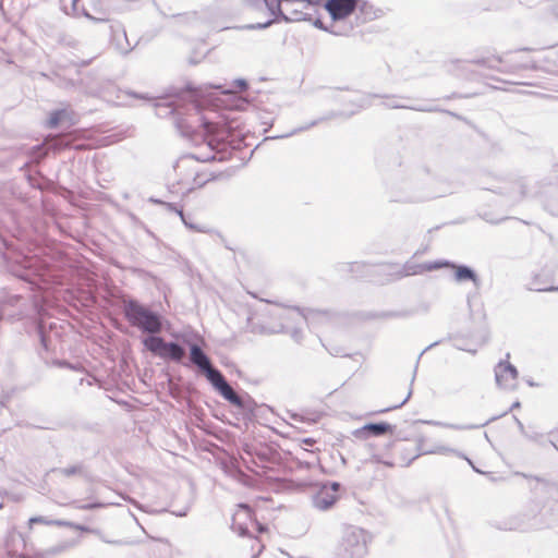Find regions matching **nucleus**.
Wrapping results in <instances>:
<instances>
[{
    "label": "nucleus",
    "instance_id": "1",
    "mask_svg": "<svg viewBox=\"0 0 558 558\" xmlns=\"http://www.w3.org/2000/svg\"><path fill=\"white\" fill-rule=\"evenodd\" d=\"M324 9L331 17L330 26L327 29L337 36L350 35L352 25L347 24L345 20L356 12L361 15L362 23L376 17L374 7L365 0H326Z\"/></svg>",
    "mask_w": 558,
    "mask_h": 558
},
{
    "label": "nucleus",
    "instance_id": "2",
    "mask_svg": "<svg viewBox=\"0 0 558 558\" xmlns=\"http://www.w3.org/2000/svg\"><path fill=\"white\" fill-rule=\"evenodd\" d=\"M121 312L129 325L142 333H160L171 328L170 322L159 311L133 298L123 303Z\"/></svg>",
    "mask_w": 558,
    "mask_h": 558
},
{
    "label": "nucleus",
    "instance_id": "3",
    "mask_svg": "<svg viewBox=\"0 0 558 558\" xmlns=\"http://www.w3.org/2000/svg\"><path fill=\"white\" fill-rule=\"evenodd\" d=\"M371 535L364 529L349 526L345 529L340 545L341 558H364Z\"/></svg>",
    "mask_w": 558,
    "mask_h": 558
},
{
    "label": "nucleus",
    "instance_id": "4",
    "mask_svg": "<svg viewBox=\"0 0 558 558\" xmlns=\"http://www.w3.org/2000/svg\"><path fill=\"white\" fill-rule=\"evenodd\" d=\"M396 182L391 183L390 201L392 202H423L436 197L444 196L447 192L440 193H415L410 191L411 182L407 177H396Z\"/></svg>",
    "mask_w": 558,
    "mask_h": 558
},
{
    "label": "nucleus",
    "instance_id": "5",
    "mask_svg": "<svg viewBox=\"0 0 558 558\" xmlns=\"http://www.w3.org/2000/svg\"><path fill=\"white\" fill-rule=\"evenodd\" d=\"M439 269L448 268L453 270L454 282L461 284L464 282H472L476 290L482 287V280L477 271L466 264L456 263L450 259H438Z\"/></svg>",
    "mask_w": 558,
    "mask_h": 558
},
{
    "label": "nucleus",
    "instance_id": "6",
    "mask_svg": "<svg viewBox=\"0 0 558 558\" xmlns=\"http://www.w3.org/2000/svg\"><path fill=\"white\" fill-rule=\"evenodd\" d=\"M342 485L339 482H326L313 496V505L322 511L330 510L340 498Z\"/></svg>",
    "mask_w": 558,
    "mask_h": 558
},
{
    "label": "nucleus",
    "instance_id": "7",
    "mask_svg": "<svg viewBox=\"0 0 558 558\" xmlns=\"http://www.w3.org/2000/svg\"><path fill=\"white\" fill-rule=\"evenodd\" d=\"M397 426L386 421L367 422L362 427L352 432L357 439H368L371 437H379L384 435H395Z\"/></svg>",
    "mask_w": 558,
    "mask_h": 558
},
{
    "label": "nucleus",
    "instance_id": "8",
    "mask_svg": "<svg viewBox=\"0 0 558 558\" xmlns=\"http://www.w3.org/2000/svg\"><path fill=\"white\" fill-rule=\"evenodd\" d=\"M497 61L499 63H509V68L504 69L505 71H519L536 68V62L531 58L530 51L527 49L508 52L505 56V59L497 58Z\"/></svg>",
    "mask_w": 558,
    "mask_h": 558
},
{
    "label": "nucleus",
    "instance_id": "9",
    "mask_svg": "<svg viewBox=\"0 0 558 558\" xmlns=\"http://www.w3.org/2000/svg\"><path fill=\"white\" fill-rule=\"evenodd\" d=\"M204 375L213 390L217 392L221 398L225 400L227 398H232L233 389L219 368L211 366L204 373Z\"/></svg>",
    "mask_w": 558,
    "mask_h": 558
},
{
    "label": "nucleus",
    "instance_id": "10",
    "mask_svg": "<svg viewBox=\"0 0 558 558\" xmlns=\"http://www.w3.org/2000/svg\"><path fill=\"white\" fill-rule=\"evenodd\" d=\"M507 359L510 357V354L507 353ZM495 381L498 387L505 388V389H512L514 387L513 384L508 385L506 381V377H509L511 380H517L519 377V371L518 368L511 364L508 360H500L497 365L495 366Z\"/></svg>",
    "mask_w": 558,
    "mask_h": 558
},
{
    "label": "nucleus",
    "instance_id": "11",
    "mask_svg": "<svg viewBox=\"0 0 558 558\" xmlns=\"http://www.w3.org/2000/svg\"><path fill=\"white\" fill-rule=\"evenodd\" d=\"M77 122L76 114L70 105L49 112L46 125L56 129L62 125L72 126Z\"/></svg>",
    "mask_w": 558,
    "mask_h": 558
},
{
    "label": "nucleus",
    "instance_id": "12",
    "mask_svg": "<svg viewBox=\"0 0 558 558\" xmlns=\"http://www.w3.org/2000/svg\"><path fill=\"white\" fill-rule=\"evenodd\" d=\"M226 401L238 408L244 418L253 420L256 416L257 403L246 391L242 390L240 393L232 391V398H227Z\"/></svg>",
    "mask_w": 558,
    "mask_h": 558
},
{
    "label": "nucleus",
    "instance_id": "13",
    "mask_svg": "<svg viewBox=\"0 0 558 558\" xmlns=\"http://www.w3.org/2000/svg\"><path fill=\"white\" fill-rule=\"evenodd\" d=\"M219 177H208L206 180H201L202 177H186L189 179L186 182L183 180H180L178 182L168 183L169 191L171 193L181 194L182 196H186L196 189L204 187L207 183L215 181Z\"/></svg>",
    "mask_w": 558,
    "mask_h": 558
},
{
    "label": "nucleus",
    "instance_id": "14",
    "mask_svg": "<svg viewBox=\"0 0 558 558\" xmlns=\"http://www.w3.org/2000/svg\"><path fill=\"white\" fill-rule=\"evenodd\" d=\"M435 270H439L438 259L430 260V262H424V263H421V264H415V263L407 262L397 271V277L398 278H403V277H408V276L420 275V274H423V272H429V271H435Z\"/></svg>",
    "mask_w": 558,
    "mask_h": 558
},
{
    "label": "nucleus",
    "instance_id": "15",
    "mask_svg": "<svg viewBox=\"0 0 558 558\" xmlns=\"http://www.w3.org/2000/svg\"><path fill=\"white\" fill-rule=\"evenodd\" d=\"M557 182L558 177H544L537 182V189H530L526 183H521V194L526 197L553 196V193L547 189V186L553 187Z\"/></svg>",
    "mask_w": 558,
    "mask_h": 558
},
{
    "label": "nucleus",
    "instance_id": "16",
    "mask_svg": "<svg viewBox=\"0 0 558 558\" xmlns=\"http://www.w3.org/2000/svg\"><path fill=\"white\" fill-rule=\"evenodd\" d=\"M192 363L203 373L213 366V361L197 343H192L189 347Z\"/></svg>",
    "mask_w": 558,
    "mask_h": 558
},
{
    "label": "nucleus",
    "instance_id": "17",
    "mask_svg": "<svg viewBox=\"0 0 558 558\" xmlns=\"http://www.w3.org/2000/svg\"><path fill=\"white\" fill-rule=\"evenodd\" d=\"M498 417L499 416H492L490 418L486 420L483 423L469 424V425L442 423V422L433 421V420H416L414 423H422V424L434 425V426H442V427L450 428L453 430H470V429H476V428L484 427V426L488 425L489 423L496 421Z\"/></svg>",
    "mask_w": 558,
    "mask_h": 558
},
{
    "label": "nucleus",
    "instance_id": "18",
    "mask_svg": "<svg viewBox=\"0 0 558 558\" xmlns=\"http://www.w3.org/2000/svg\"><path fill=\"white\" fill-rule=\"evenodd\" d=\"M13 274L16 277L29 282L34 280H45L44 271L31 262H26L25 264L21 265L17 270H13Z\"/></svg>",
    "mask_w": 558,
    "mask_h": 558
},
{
    "label": "nucleus",
    "instance_id": "19",
    "mask_svg": "<svg viewBox=\"0 0 558 558\" xmlns=\"http://www.w3.org/2000/svg\"><path fill=\"white\" fill-rule=\"evenodd\" d=\"M425 454H454L459 458H465V454L457 449L444 445H438L428 450H422L418 453L412 456L411 458H408L407 462L404 463V466H410L415 459Z\"/></svg>",
    "mask_w": 558,
    "mask_h": 558
},
{
    "label": "nucleus",
    "instance_id": "20",
    "mask_svg": "<svg viewBox=\"0 0 558 558\" xmlns=\"http://www.w3.org/2000/svg\"><path fill=\"white\" fill-rule=\"evenodd\" d=\"M141 342L144 345L145 350L149 351L154 355L160 357V353L162 352L165 339L159 336V333H144Z\"/></svg>",
    "mask_w": 558,
    "mask_h": 558
},
{
    "label": "nucleus",
    "instance_id": "21",
    "mask_svg": "<svg viewBox=\"0 0 558 558\" xmlns=\"http://www.w3.org/2000/svg\"><path fill=\"white\" fill-rule=\"evenodd\" d=\"M183 354L184 348L179 342L165 340L162 352L160 353V359L179 362L181 361Z\"/></svg>",
    "mask_w": 558,
    "mask_h": 558
},
{
    "label": "nucleus",
    "instance_id": "22",
    "mask_svg": "<svg viewBox=\"0 0 558 558\" xmlns=\"http://www.w3.org/2000/svg\"><path fill=\"white\" fill-rule=\"evenodd\" d=\"M50 472L61 474L65 477L81 476L86 478L88 476L87 466L83 462H77L65 468H52Z\"/></svg>",
    "mask_w": 558,
    "mask_h": 558
},
{
    "label": "nucleus",
    "instance_id": "23",
    "mask_svg": "<svg viewBox=\"0 0 558 558\" xmlns=\"http://www.w3.org/2000/svg\"><path fill=\"white\" fill-rule=\"evenodd\" d=\"M207 133L209 135L208 144L213 145L215 142L217 145L222 144L227 141L228 137V130L226 128V124L218 125L214 123H207L205 125Z\"/></svg>",
    "mask_w": 558,
    "mask_h": 558
},
{
    "label": "nucleus",
    "instance_id": "24",
    "mask_svg": "<svg viewBox=\"0 0 558 558\" xmlns=\"http://www.w3.org/2000/svg\"><path fill=\"white\" fill-rule=\"evenodd\" d=\"M182 223L184 225V227L186 229H189L190 231H193V232H199V233H216L218 236H220L222 240H223V236L221 235V233L217 230H214V229H210V228H207L205 226H201V225H197V223H194L191 219H190V216L186 215L185 213H183L180 217Z\"/></svg>",
    "mask_w": 558,
    "mask_h": 558
},
{
    "label": "nucleus",
    "instance_id": "25",
    "mask_svg": "<svg viewBox=\"0 0 558 558\" xmlns=\"http://www.w3.org/2000/svg\"><path fill=\"white\" fill-rule=\"evenodd\" d=\"M35 524H45V525H57V526H72L73 523L64 520H52L48 519L47 517L43 515H34L28 519V526L29 529H33Z\"/></svg>",
    "mask_w": 558,
    "mask_h": 558
},
{
    "label": "nucleus",
    "instance_id": "26",
    "mask_svg": "<svg viewBox=\"0 0 558 558\" xmlns=\"http://www.w3.org/2000/svg\"><path fill=\"white\" fill-rule=\"evenodd\" d=\"M62 143V137H53L51 140L46 141L41 146H38L36 153L38 154V157L46 156L50 149L61 148Z\"/></svg>",
    "mask_w": 558,
    "mask_h": 558
},
{
    "label": "nucleus",
    "instance_id": "27",
    "mask_svg": "<svg viewBox=\"0 0 558 558\" xmlns=\"http://www.w3.org/2000/svg\"><path fill=\"white\" fill-rule=\"evenodd\" d=\"M37 336H38V340H39L40 347L45 351H47V352L50 351L51 350V339H50V336L45 332V330H44V328L41 326H39L37 328Z\"/></svg>",
    "mask_w": 558,
    "mask_h": 558
},
{
    "label": "nucleus",
    "instance_id": "28",
    "mask_svg": "<svg viewBox=\"0 0 558 558\" xmlns=\"http://www.w3.org/2000/svg\"><path fill=\"white\" fill-rule=\"evenodd\" d=\"M21 300L20 295H10L0 298V320L3 318V306L15 305Z\"/></svg>",
    "mask_w": 558,
    "mask_h": 558
},
{
    "label": "nucleus",
    "instance_id": "29",
    "mask_svg": "<svg viewBox=\"0 0 558 558\" xmlns=\"http://www.w3.org/2000/svg\"><path fill=\"white\" fill-rule=\"evenodd\" d=\"M231 529L241 537H250L251 532L248 527L243 523H236L233 519V522L231 524Z\"/></svg>",
    "mask_w": 558,
    "mask_h": 558
},
{
    "label": "nucleus",
    "instance_id": "30",
    "mask_svg": "<svg viewBox=\"0 0 558 558\" xmlns=\"http://www.w3.org/2000/svg\"><path fill=\"white\" fill-rule=\"evenodd\" d=\"M413 311L411 310H404L399 312H383L378 315V317L381 318H392V317H409L413 315Z\"/></svg>",
    "mask_w": 558,
    "mask_h": 558
},
{
    "label": "nucleus",
    "instance_id": "31",
    "mask_svg": "<svg viewBox=\"0 0 558 558\" xmlns=\"http://www.w3.org/2000/svg\"><path fill=\"white\" fill-rule=\"evenodd\" d=\"M73 5L75 8H81L84 12V15L93 21H99V22H104L106 21L105 17H94L90 15L88 9L85 7V3H84V0H73Z\"/></svg>",
    "mask_w": 558,
    "mask_h": 558
},
{
    "label": "nucleus",
    "instance_id": "32",
    "mask_svg": "<svg viewBox=\"0 0 558 558\" xmlns=\"http://www.w3.org/2000/svg\"><path fill=\"white\" fill-rule=\"evenodd\" d=\"M440 341H435L433 343H430L429 345H427L417 356L416 359V362H415V366H414V371H413V375H412V379H411V385L414 383V379H415V376H416V372H417V367H418V363H420V360L421 357L423 356V354L430 350L432 348L436 347L439 344Z\"/></svg>",
    "mask_w": 558,
    "mask_h": 558
},
{
    "label": "nucleus",
    "instance_id": "33",
    "mask_svg": "<svg viewBox=\"0 0 558 558\" xmlns=\"http://www.w3.org/2000/svg\"><path fill=\"white\" fill-rule=\"evenodd\" d=\"M366 264L365 263H360V262H353V263H343L341 264V270H347L349 272H354L356 269L361 268V267H364Z\"/></svg>",
    "mask_w": 558,
    "mask_h": 558
},
{
    "label": "nucleus",
    "instance_id": "34",
    "mask_svg": "<svg viewBox=\"0 0 558 558\" xmlns=\"http://www.w3.org/2000/svg\"><path fill=\"white\" fill-rule=\"evenodd\" d=\"M411 396H412V388H410L407 397L399 404L381 409V410L378 411V413H386V412H389L391 410H396V409H399V408L403 407L408 402V400L411 398Z\"/></svg>",
    "mask_w": 558,
    "mask_h": 558
},
{
    "label": "nucleus",
    "instance_id": "35",
    "mask_svg": "<svg viewBox=\"0 0 558 558\" xmlns=\"http://www.w3.org/2000/svg\"><path fill=\"white\" fill-rule=\"evenodd\" d=\"M163 207L167 209V211L174 213L179 217H181V215L184 213L183 209L179 207L177 203L165 202Z\"/></svg>",
    "mask_w": 558,
    "mask_h": 558
},
{
    "label": "nucleus",
    "instance_id": "36",
    "mask_svg": "<svg viewBox=\"0 0 558 558\" xmlns=\"http://www.w3.org/2000/svg\"><path fill=\"white\" fill-rule=\"evenodd\" d=\"M104 506H105V504H102L100 501H89V502H85V504L81 505L80 509L96 510V509L102 508Z\"/></svg>",
    "mask_w": 558,
    "mask_h": 558
},
{
    "label": "nucleus",
    "instance_id": "37",
    "mask_svg": "<svg viewBox=\"0 0 558 558\" xmlns=\"http://www.w3.org/2000/svg\"><path fill=\"white\" fill-rule=\"evenodd\" d=\"M371 460L374 463H380V464H384V465H386L388 468H392L393 466V462L383 460V458L379 454L375 453V452L372 453Z\"/></svg>",
    "mask_w": 558,
    "mask_h": 558
},
{
    "label": "nucleus",
    "instance_id": "38",
    "mask_svg": "<svg viewBox=\"0 0 558 558\" xmlns=\"http://www.w3.org/2000/svg\"><path fill=\"white\" fill-rule=\"evenodd\" d=\"M524 437H526L527 439L530 440H533V441H536V442H541V439L544 438V435L543 434H539V433H536V432H526L525 430V434H522Z\"/></svg>",
    "mask_w": 558,
    "mask_h": 558
},
{
    "label": "nucleus",
    "instance_id": "39",
    "mask_svg": "<svg viewBox=\"0 0 558 558\" xmlns=\"http://www.w3.org/2000/svg\"><path fill=\"white\" fill-rule=\"evenodd\" d=\"M290 336L296 343H301L303 339V331L300 328H293Z\"/></svg>",
    "mask_w": 558,
    "mask_h": 558
},
{
    "label": "nucleus",
    "instance_id": "40",
    "mask_svg": "<svg viewBox=\"0 0 558 558\" xmlns=\"http://www.w3.org/2000/svg\"><path fill=\"white\" fill-rule=\"evenodd\" d=\"M481 218L484 219L485 221L492 223V225H498V223L509 219L508 217L500 218V219H492L489 214H487V213H485L484 215H481Z\"/></svg>",
    "mask_w": 558,
    "mask_h": 558
},
{
    "label": "nucleus",
    "instance_id": "41",
    "mask_svg": "<svg viewBox=\"0 0 558 558\" xmlns=\"http://www.w3.org/2000/svg\"><path fill=\"white\" fill-rule=\"evenodd\" d=\"M53 364L60 368L74 369V367L71 365V363L66 360H54Z\"/></svg>",
    "mask_w": 558,
    "mask_h": 558
},
{
    "label": "nucleus",
    "instance_id": "42",
    "mask_svg": "<svg viewBox=\"0 0 558 558\" xmlns=\"http://www.w3.org/2000/svg\"><path fill=\"white\" fill-rule=\"evenodd\" d=\"M189 511H190V506H185L182 509L172 510L171 513L174 514L175 517L183 518L189 513Z\"/></svg>",
    "mask_w": 558,
    "mask_h": 558
},
{
    "label": "nucleus",
    "instance_id": "43",
    "mask_svg": "<svg viewBox=\"0 0 558 558\" xmlns=\"http://www.w3.org/2000/svg\"><path fill=\"white\" fill-rule=\"evenodd\" d=\"M300 315H302L305 319H307V313H313V310L310 308H301L300 306L293 307Z\"/></svg>",
    "mask_w": 558,
    "mask_h": 558
},
{
    "label": "nucleus",
    "instance_id": "44",
    "mask_svg": "<svg viewBox=\"0 0 558 558\" xmlns=\"http://www.w3.org/2000/svg\"><path fill=\"white\" fill-rule=\"evenodd\" d=\"M463 459L469 463V465L472 468V470H473L474 472H476V473H478V474H486L485 472H483L482 470H480V469L474 464V462H473L470 458H468V457L465 456V458H463Z\"/></svg>",
    "mask_w": 558,
    "mask_h": 558
},
{
    "label": "nucleus",
    "instance_id": "45",
    "mask_svg": "<svg viewBox=\"0 0 558 558\" xmlns=\"http://www.w3.org/2000/svg\"><path fill=\"white\" fill-rule=\"evenodd\" d=\"M424 441H425V437H423V436H420V437L416 439V450H417V452H416V453H418V452H420V451H422V450H426V449L423 447Z\"/></svg>",
    "mask_w": 558,
    "mask_h": 558
},
{
    "label": "nucleus",
    "instance_id": "46",
    "mask_svg": "<svg viewBox=\"0 0 558 558\" xmlns=\"http://www.w3.org/2000/svg\"><path fill=\"white\" fill-rule=\"evenodd\" d=\"M148 202L151 203V204H155V205H161L163 206L165 205V201L158 198V197H155V196H150L148 198Z\"/></svg>",
    "mask_w": 558,
    "mask_h": 558
},
{
    "label": "nucleus",
    "instance_id": "47",
    "mask_svg": "<svg viewBox=\"0 0 558 558\" xmlns=\"http://www.w3.org/2000/svg\"><path fill=\"white\" fill-rule=\"evenodd\" d=\"M513 420L515 421L520 433L525 434V427H524L523 423L517 416H513Z\"/></svg>",
    "mask_w": 558,
    "mask_h": 558
},
{
    "label": "nucleus",
    "instance_id": "48",
    "mask_svg": "<svg viewBox=\"0 0 558 558\" xmlns=\"http://www.w3.org/2000/svg\"><path fill=\"white\" fill-rule=\"evenodd\" d=\"M537 291H539V292H557L558 291V286H549V287L544 288V289H537Z\"/></svg>",
    "mask_w": 558,
    "mask_h": 558
},
{
    "label": "nucleus",
    "instance_id": "49",
    "mask_svg": "<svg viewBox=\"0 0 558 558\" xmlns=\"http://www.w3.org/2000/svg\"><path fill=\"white\" fill-rule=\"evenodd\" d=\"M477 293H469L468 296H466V303H468V306H469V310H470V313L472 314V299L476 295Z\"/></svg>",
    "mask_w": 558,
    "mask_h": 558
},
{
    "label": "nucleus",
    "instance_id": "50",
    "mask_svg": "<svg viewBox=\"0 0 558 558\" xmlns=\"http://www.w3.org/2000/svg\"><path fill=\"white\" fill-rule=\"evenodd\" d=\"M520 407H521V402L517 400V401H514L512 403V405L510 407V409L508 411L502 413V415H506L509 411H512L514 409H519Z\"/></svg>",
    "mask_w": 558,
    "mask_h": 558
},
{
    "label": "nucleus",
    "instance_id": "51",
    "mask_svg": "<svg viewBox=\"0 0 558 558\" xmlns=\"http://www.w3.org/2000/svg\"><path fill=\"white\" fill-rule=\"evenodd\" d=\"M104 542H106L108 544L117 545V546H120V545H123V544L126 543V542H124L122 539H114V541L104 539Z\"/></svg>",
    "mask_w": 558,
    "mask_h": 558
},
{
    "label": "nucleus",
    "instance_id": "52",
    "mask_svg": "<svg viewBox=\"0 0 558 558\" xmlns=\"http://www.w3.org/2000/svg\"><path fill=\"white\" fill-rule=\"evenodd\" d=\"M24 178L26 179V181H27V183H28L29 185H33V184L35 183V181H36L37 179H39L40 177H31V175H27V177H24Z\"/></svg>",
    "mask_w": 558,
    "mask_h": 558
},
{
    "label": "nucleus",
    "instance_id": "53",
    "mask_svg": "<svg viewBox=\"0 0 558 558\" xmlns=\"http://www.w3.org/2000/svg\"><path fill=\"white\" fill-rule=\"evenodd\" d=\"M303 444L307 445V446H312L315 444V439L312 438V437H308V438H304L303 439Z\"/></svg>",
    "mask_w": 558,
    "mask_h": 558
},
{
    "label": "nucleus",
    "instance_id": "54",
    "mask_svg": "<svg viewBox=\"0 0 558 558\" xmlns=\"http://www.w3.org/2000/svg\"><path fill=\"white\" fill-rule=\"evenodd\" d=\"M255 524H256V527H257V532H258V533H263L264 531H266V530H267V526H266V525H263V524H260V523H258V522H256Z\"/></svg>",
    "mask_w": 558,
    "mask_h": 558
},
{
    "label": "nucleus",
    "instance_id": "55",
    "mask_svg": "<svg viewBox=\"0 0 558 558\" xmlns=\"http://www.w3.org/2000/svg\"><path fill=\"white\" fill-rule=\"evenodd\" d=\"M272 22V20H268L267 22L265 23H262V24H258V27L263 28V27H267L270 23Z\"/></svg>",
    "mask_w": 558,
    "mask_h": 558
},
{
    "label": "nucleus",
    "instance_id": "56",
    "mask_svg": "<svg viewBox=\"0 0 558 558\" xmlns=\"http://www.w3.org/2000/svg\"><path fill=\"white\" fill-rule=\"evenodd\" d=\"M426 250H427V247H422V250H417V251L415 252L414 256H416V255H420V254L424 253Z\"/></svg>",
    "mask_w": 558,
    "mask_h": 558
},
{
    "label": "nucleus",
    "instance_id": "57",
    "mask_svg": "<svg viewBox=\"0 0 558 558\" xmlns=\"http://www.w3.org/2000/svg\"><path fill=\"white\" fill-rule=\"evenodd\" d=\"M527 385H529L530 387H535V386H537V384H536V383H534L533 380H527Z\"/></svg>",
    "mask_w": 558,
    "mask_h": 558
},
{
    "label": "nucleus",
    "instance_id": "58",
    "mask_svg": "<svg viewBox=\"0 0 558 558\" xmlns=\"http://www.w3.org/2000/svg\"><path fill=\"white\" fill-rule=\"evenodd\" d=\"M75 526H76L77 529L82 530V531L87 530V527H86V526H84V525H78V524H77V525H75Z\"/></svg>",
    "mask_w": 558,
    "mask_h": 558
},
{
    "label": "nucleus",
    "instance_id": "59",
    "mask_svg": "<svg viewBox=\"0 0 558 558\" xmlns=\"http://www.w3.org/2000/svg\"><path fill=\"white\" fill-rule=\"evenodd\" d=\"M291 417H292L293 420H298L299 415H298L296 413H292V414H291Z\"/></svg>",
    "mask_w": 558,
    "mask_h": 558
},
{
    "label": "nucleus",
    "instance_id": "60",
    "mask_svg": "<svg viewBox=\"0 0 558 558\" xmlns=\"http://www.w3.org/2000/svg\"><path fill=\"white\" fill-rule=\"evenodd\" d=\"M341 462L342 464H347V459L343 456H341Z\"/></svg>",
    "mask_w": 558,
    "mask_h": 558
},
{
    "label": "nucleus",
    "instance_id": "61",
    "mask_svg": "<svg viewBox=\"0 0 558 558\" xmlns=\"http://www.w3.org/2000/svg\"><path fill=\"white\" fill-rule=\"evenodd\" d=\"M385 446H386L387 449H389V448L392 447V442H387Z\"/></svg>",
    "mask_w": 558,
    "mask_h": 558
},
{
    "label": "nucleus",
    "instance_id": "62",
    "mask_svg": "<svg viewBox=\"0 0 558 558\" xmlns=\"http://www.w3.org/2000/svg\"><path fill=\"white\" fill-rule=\"evenodd\" d=\"M97 184L100 186V187H106L105 184H102L100 181H97Z\"/></svg>",
    "mask_w": 558,
    "mask_h": 558
},
{
    "label": "nucleus",
    "instance_id": "63",
    "mask_svg": "<svg viewBox=\"0 0 558 558\" xmlns=\"http://www.w3.org/2000/svg\"><path fill=\"white\" fill-rule=\"evenodd\" d=\"M548 442L551 444L558 450V448L556 447V445L554 444L553 440L548 439Z\"/></svg>",
    "mask_w": 558,
    "mask_h": 558
},
{
    "label": "nucleus",
    "instance_id": "64",
    "mask_svg": "<svg viewBox=\"0 0 558 558\" xmlns=\"http://www.w3.org/2000/svg\"><path fill=\"white\" fill-rule=\"evenodd\" d=\"M104 182L109 183L110 180L108 178H104Z\"/></svg>",
    "mask_w": 558,
    "mask_h": 558
}]
</instances>
